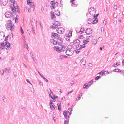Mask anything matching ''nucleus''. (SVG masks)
<instances>
[{"label":"nucleus","mask_w":124,"mask_h":124,"mask_svg":"<svg viewBox=\"0 0 124 124\" xmlns=\"http://www.w3.org/2000/svg\"><path fill=\"white\" fill-rule=\"evenodd\" d=\"M11 23V21L10 20H8L6 27V28L7 30H10L11 31L14 29L13 27L14 26V25L12 24Z\"/></svg>","instance_id":"f257e3e1"},{"label":"nucleus","mask_w":124,"mask_h":124,"mask_svg":"<svg viewBox=\"0 0 124 124\" xmlns=\"http://www.w3.org/2000/svg\"><path fill=\"white\" fill-rule=\"evenodd\" d=\"M54 49L55 48L57 51L60 52L64 51L65 49V47L62 45H60L59 46H54Z\"/></svg>","instance_id":"f03ea898"},{"label":"nucleus","mask_w":124,"mask_h":124,"mask_svg":"<svg viewBox=\"0 0 124 124\" xmlns=\"http://www.w3.org/2000/svg\"><path fill=\"white\" fill-rule=\"evenodd\" d=\"M96 10L93 7H92L90 8L88 10L89 14L92 16L94 15L96 13Z\"/></svg>","instance_id":"7ed1b4c3"},{"label":"nucleus","mask_w":124,"mask_h":124,"mask_svg":"<svg viewBox=\"0 0 124 124\" xmlns=\"http://www.w3.org/2000/svg\"><path fill=\"white\" fill-rule=\"evenodd\" d=\"M13 6L14 7L12 8V11H13V12L15 13H16V9H17L18 8L17 5L16 3H15V1H13Z\"/></svg>","instance_id":"20e7f679"},{"label":"nucleus","mask_w":124,"mask_h":124,"mask_svg":"<svg viewBox=\"0 0 124 124\" xmlns=\"http://www.w3.org/2000/svg\"><path fill=\"white\" fill-rule=\"evenodd\" d=\"M5 17L7 18H9L13 19V15L9 11H7L5 14Z\"/></svg>","instance_id":"39448f33"},{"label":"nucleus","mask_w":124,"mask_h":124,"mask_svg":"<svg viewBox=\"0 0 124 124\" xmlns=\"http://www.w3.org/2000/svg\"><path fill=\"white\" fill-rule=\"evenodd\" d=\"M50 4H51V6H50L51 9H54L55 8V6L56 4V5L57 6H58V3L57 2H55L54 1H52L50 2Z\"/></svg>","instance_id":"423d86ee"},{"label":"nucleus","mask_w":124,"mask_h":124,"mask_svg":"<svg viewBox=\"0 0 124 124\" xmlns=\"http://www.w3.org/2000/svg\"><path fill=\"white\" fill-rule=\"evenodd\" d=\"M93 80H92L88 82L89 83H91V84H89L88 83H87L83 85V88L84 89H87L88 88L93 84Z\"/></svg>","instance_id":"0eeeda50"},{"label":"nucleus","mask_w":124,"mask_h":124,"mask_svg":"<svg viewBox=\"0 0 124 124\" xmlns=\"http://www.w3.org/2000/svg\"><path fill=\"white\" fill-rule=\"evenodd\" d=\"M56 31L57 33H58L62 34L64 32L65 30L62 27L59 28L57 29Z\"/></svg>","instance_id":"6e6552de"},{"label":"nucleus","mask_w":124,"mask_h":124,"mask_svg":"<svg viewBox=\"0 0 124 124\" xmlns=\"http://www.w3.org/2000/svg\"><path fill=\"white\" fill-rule=\"evenodd\" d=\"M60 35L56 33L52 32L51 34V37L53 38H56L57 39L59 38Z\"/></svg>","instance_id":"1a4fd4ad"},{"label":"nucleus","mask_w":124,"mask_h":124,"mask_svg":"<svg viewBox=\"0 0 124 124\" xmlns=\"http://www.w3.org/2000/svg\"><path fill=\"white\" fill-rule=\"evenodd\" d=\"M92 29L90 28L86 29L85 31V33L87 35H89L91 34L92 33Z\"/></svg>","instance_id":"9d476101"},{"label":"nucleus","mask_w":124,"mask_h":124,"mask_svg":"<svg viewBox=\"0 0 124 124\" xmlns=\"http://www.w3.org/2000/svg\"><path fill=\"white\" fill-rule=\"evenodd\" d=\"M8 0H1V5L5 6L8 3Z\"/></svg>","instance_id":"9b49d317"},{"label":"nucleus","mask_w":124,"mask_h":124,"mask_svg":"<svg viewBox=\"0 0 124 124\" xmlns=\"http://www.w3.org/2000/svg\"><path fill=\"white\" fill-rule=\"evenodd\" d=\"M53 25L57 27L60 26L61 25V23L59 22L56 21H55L54 23H53Z\"/></svg>","instance_id":"f8f14e48"},{"label":"nucleus","mask_w":124,"mask_h":124,"mask_svg":"<svg viewBox=\"0 0 124 124\" xmlns=\"http://www.w3.org/2000/svg\"><path fill=\"white\" fill-rule=\"evenodd\" d=\"M10 43L8 42H6L5 43V46L7 47V48H6V50L8 49L10 47Z\"/></svg>","instance_id":"ddd939ff"},{"label":"nucleus","mask_w":124,"mask_h":124,"mask_svg":"<svg viewBox=\"0 0 124 124\" xmlns=\"http://www.w3.org/2000/svg\"><path fill=\"white\" fill-rule=\"evenodd\" d=\"M51 18L52 19L54 20L55 19L56 16L53 12H52L51 14Z\"/></svg>","instance_id":"4468645a"},{"label":"nucleus","mask_w":124,"mask_h":124,"mask_svg":"<svg viewBox=\"0 0 124 124\" xmlns=\"http://www.w3.org/2000/svg\"><path fill=\"white\" fill-rule=\"evenodd\" d=\"M5 35L4 33L3 32H0V40H2L4 38V37Z\"/></svg>","instance_id":"2eb2a0df"},{"label":"nucleus","mask_w":124,"mask_h":124,"mask_svg":"<svg viewBox=\"0 0 124 124\" xmlns=\"http://www.w3.org/2000/svg\"><path fill=\"white\" fill-rule=\"evenodd\" d=\"M27 4L28 5H29L31 8H33L34 6L33 3L31 1H27Z\"/></svg>","instance_id":"dca6fc26"},{"label":"nucleus","mask_w":124,"mask_h":124,"mask_svg":"<svg viewBox=\"0 0 124 124\" xmlns=\"http://www.w3.org/2000/svg\"><path fill=\"white\" fill-rule=\"evenodd\" d=\"M108 72V71H107V72L106 71H102L99 73H98V74L102 75V76H103L104 75L106 74Z\"/></svg>","instance_id":"f3484780"},{"label":"nucleus","mask_w":124,"mask_h":124,"mask_svg":"<svg viewBox=\"0 0 124 124\" xmlns=\"http://www.w3.org/2000/svg\"><path fill=\"white\" fill-rule=\"evenodd\" d=\"M65 38L67 40L70 41V35L69 34L66 35L65 36Z\"/></svg>","instance_id":"a211bd4d"},{"label":"nucleus","mask_w":124,"mask_h":124,"mask_svg":"<svg viewBox=\"0 0 124 124\" xmlns=\"http://www.w3.org/2000/svg\"><path fill=\"white\" fill-rule=\"evenodd\" d=\"M10 69H8L7 68H6L5 69V70H3V73H2V75L5 72H6L7 73H9V70Z\"/></svg>","instance_id":"6ab92c4d"},{"label":"nucleus","mask_w":124,"mask_h":124,"mask_svg":"<svg viewBox=\"0 0 124 124\" xmlns=\"http://www.w3.org/2000/svg\"><path fill=\"white\" fill-rule=\"evenodd\" d=\"M94 20L92 22L93 24L96 23H97L98 21V18H94Z\"/></svg>","instance_id":"aec40b11"},{"label":"nucleus","mask_w":124,"mask_h":124,"mask_svg":"<svg viewBox=\"0 0 124 124\" xmlns=\"http://www.w3.org/2000/svg\"><path fill=\"white\" fill-rule=\"evenodd\" d=\"M67 56H66L61 55L59 57V59L62 60L63 58H67Z\"/></svg>","instance_id":"412c9836"},{"label":"nucleus","mask_w":124,"mask_h":124,"mask_svg":"<svg viewBox=\"0 0 124 124\" xmlns=\"http://www.w3.org/2000/svg\"><path fill=\"white\" fill-rule=\"evenodd\" d=\"M5 45L4 43H2L0 44V48L1 49H3L4 48Z\"/></svg>","instance_id":"4be33fe9"},{"label":"nucleus","mask_w":124,"mask_h":124,"mask_svg":"<svg viewBox=\"0 0 124 124\" xmlns=\"http://www.w3.org/2000/svg\"><path fill=\"white\" fill-rule=\"evenodd\" d=\"M82 94H83L82 93H80V94L78 96V97H77L76 99V100L77 101H78L81 98V97L82 96Z\"/></svg>","instance_id":"5701e85b"},{"label":"nucleus","mask_w":124,"mask_h":124,"mask_svg":"<svg viewBox=\"0 0 124 124\" xmlns=\"http://www.w3.org/2000/svg\"><path fill=\"white\" fill-rule=\"evenodd\" d=\"M84 31V29L83 27H82L80 31L78 32L81 34L83 32V31Z\"/></svg>","instance_id":"b1692460"},{"label":"nucleus","mask_w":124,"mask_h":124,"mask_svg":"<svg viewBox=\"0 0 124 124\" xmlns=\"http://www.w3.org/2000/svg\"><path fill=\"white\" fill-rule=\"evenodd\" d=\"M67 51H69V52H71V48H69H69H68L67 50H66L65 51V53H66V54L68 55V56H70V54H68L67 53ZM71 54H70V55H71Z\"/></svg>","instance_id":"393cba45"},{"label":"nucleus","mask_w":124,"mask_h":124,"mask_svg":"<svg viewBox=\"0 0 124 124\" xmlns=\"http://www.w3.org/2000/svg\"><path fill=\"white\" fill-rule=\"evenodd\" d=\"M80 42L79 40L78 39H76L75 41L73 42V43L74 44L75 43H80Z\"/></svg>","instance_id":"a878e982"},{"label":"nucleus","mask_w":124,"mask_h":124,"mask_svg":"<svg viewBox=\"0 0 124 124\" xmlns=\"http://www.w3.org/2000/svg\"><path fill=\"white\" fill-rule=\"evenodd\" d=\"M79 49H81L82 48H83L85 47V44H84L83 45H79Z\"/></svg>","instance_id":"bb28decb"},{"label":"nucleus","mask_w":124,"mask_h":124,"mask_svg":"<svg viewBox=\"0 0 124 124\" xmlns=\"http://www.w3.org/2000/svg\"><path fill=\"white\" fill-rule=\"evenodd\" d=\"M18 15H16L15 19V22L16 23H17L18 22Z\"/></svg>","instance_id":"cd10ccee"},{"label":"nucleus","mask_w":124,"mask_h":124,"mask_svg":"<svg viewBox=\"0 0 124 124\" xmlns=\"http://www.w3.org/2000/svg\"><path fill=\"white\" fill-rule=\"evenodd\" d=\"M88 21H90V22H88L87 23L88 24H90L92 23V20L91 18H89L88 19Z\"/></svg>","instance_id":"c85d7f7f"},{"label":"nucleus","mask_w":124,"mask_h":124,"mask_svg":"<svg viewBox=\"0 0 124 124\" xmlns=\"http://www.w3.org/2000/svg\"><path fill=\"white\" fill-rule=\"evenodd\" d=\"M55 14L58 16H59L60 15V11L57 10L56 11H55Z\"/></svg>","instance_id":"c756f323"},{"label":"nucleus","mask_w":124,"mask_h":124,"mask_svg":"<svg viewBox=\"0 0 124 124\" xmlns=\"http://www.w3.org/2000/svg\"><path fill=\"white\" fill-rule=\"evenodd\" d=\"M52 42H53V44L54 45H56L57 43H58L57 42V41H55V40H54V39H52Z\"/></svg>","instance_id":"7c9ffc66"},{"label":"nucleus","mask_w":124,"mask_h":124,"mask_svg":"<svg viewBox=\"0 0 124 124\" xmlns=\"http://www.w3.org/2000/svg\"><path fill=\"white\" fill-rule=\"evenodd\" d=\"M83 42L84 44H87L88 42H89V40H83Z\"/></svg>","instance_id":"2f4dec72"},{"label":"nucleus","mask_w":124,"mask_h":124,"mask_svg":"<svg viewBox=\"0 0 124 124\" xmlns=\"http://www.w3.org/2000/svg\"><path fill=\"white\" fill-rule=\"evenodd\" d=\"M50 107L52 110H54L55 109V107L53 105H50Z\"/></svg>","instance_id":"473e14b6"},{"label":"nucleus","mask_w":124,"mask_h":124,"mask_svg":"<svg viewBox=\"0 0 124 124\" xmlns=\"http://www.w3.org/2000/svg\"><path fill=\"white\" fill-rule=\"evenodd\" d=\"M24 47H26V48L27 49L28 48V45L26 43V42H24Z\"/></svg>","instance_id":"72a5a7b5"},{"label":"nucleus","mask_w":124,"mask_h":124,"mask_svg":"<svg viewBox=\"0 0 124 124\" xmlns=\"http://www.w3.org/2000/svg\"><path fill=\"white\" fill-rule=\"evenodd\" d=\"M57 105L58 107V110L59 111L61 110V107H60V106L59 105V104L58 103L57 104Z\"/></svg>","instance_id":"f704fd0d"},{"label":"nucleus","mask_w":124,"mask_h":124,"mask_svg":"<svg viewBox=\"0 0 124 124\" xmlns=\"http://www.w3.org/2000/svg\"><path fill=\"white\" fill-rule=\"evenodd\" d=\"M99 14H97L96 15H93V19H94V18H97V17L98 16Z\"/></svg>","instance_id":"c9c22d12"},{"label":"nucleus","mask_w":124,"mask_h":124,"mask_svg":"<svg viewBox=\"0 0 124 124\" xmlns=\"http://www.w3.org/2000/svg\"><path fill=\"white\" fill-rule=\"evenodd\" d=\"M101 77L100 76H98L96 77L95 78V79L96 80H98Z\"/></svg>","instance_id":"e433bc0d"},{"label":"nucleus","mask_w":124,"mask_h":124,"mask_svg":"<svg viewBox=\"0 0 124 124\" xmlns=\"http://www.w3.org/2000/svg\"><path fill=\"white\" fill-rule=\"evenodd\" d=\"M20 29L21 33L22 34H23L24 33V31L22 29L21 26H20Z\"/></svg>","instance_id":"4c0bfd02"},{"label":"nucleus","mask_w":124,"mask_h":124,"mask_svg":"<svg viewBox=\"0 0 124 124\" xmlns=\"http://www.w3.org/2000/svg\"><path fill=\"white\" fill-rule=\"evenodd\" d=\"M31 25L32 26V27H31L32 28V30L33 31V32H34V33H35V31H34V29L33 27V26L32 25V23H31Z\"/></svg>","instance_id":"58836bf2"},{"label":"nucleus","mask_w":124,"mask_h":124,"mask_svg":"<svg viewBox=\"0 0 124 124\" xmlns=\"http://www.w3.org/2000/svg\"><path fill=\"white\" fill-rule=\"evenodd\" d=\"M33 21L35 23H36L37 22V21H36L35 19H33L31 20V22H32L31 23H32V25L34 24L33 23Z\"/></svg>","instance_id":"ea45409f"},{"label":"nucleus","mask_w":124,"mask_h":124,"mask_svg":"<svg viewBox=\"0 0 124 124\" xmlns=\"http://www.w3.org/2000/svg\"><path fill=\"white\" fill-rule=\"evenodd\" d=\"M33 61L36 63H37V61L36 59L34 57H33L32 58Z\"/></svg>","instance_id":"a19ab883"},{"label":"nucleus","mask_w":124,"mask_h":124,"mask_svg":"<svg viewBox=\"0 0 124 124\" xmlns=\"http://www.w3.org/2000/svg\"><path fill=\"white\" fill-rule=\"evenodd\" d=\"M79 45H76V49L77 50H80V49H79Z\"/></svg>","instance_id":"79ce46f5"},{"label":"nucleus","mask_w":124,"mask_h":124,"mask_svg":"<svg viewBox=\"0 0 124 124\" xmlns=\"http://www.w3.org/2000/svg\"><path fill=\"white\" fill-rule=\"evenodd\" d=\"M63 115L64 116H67V111L65 110L63 111Z\"/></svg>","instance_id":"37998d69"},{"label":"nucleus","mask_w":124,"mask_h":124,"mask_svg":"<svg viewBox=\"0 0 124 124\" xmlns=\"http://www.w3.org/2000/svg\"><path fill=\"white\" fill-rule=\"evenodd\" d=\"M69 121H67L66 120H64V124H68Z\"/></svg>","instance_id":"c03bdc74"},{"label":"nucleus","mask_w":124,"mask_h":124,"mask_svg":"<svg viewBox=\"0 0 124 124\" xmlns=\"http://www.w3.org/2000/svg\"><path fill=\"white\" fill-rule=\"evenodd\" d=\"M42 78L44 79V80L47 82H48V80L46 79L43 76L42 77Z\"/></svg>","instance_id":"a18cd8bd"},{"label":"nucleus","mask_w":124,"mask_h":124,"mask_svg":"<svg viewBox=\"0 0 124 124\" xmlns=\"http://www.w3.org/2000/svg\"><path fill=\"white\" fill-rule=\"evenodd\" d=\"M83 36L82 35L78 36V38L80 39H82L83 38Z\"/></svg>","instance_id":"49530a36"},{"label":"nucleus","mask_w":124,"mask_h":124,"mask_svg":"<svg viewBox=\"0 0 124 124\" xmlns=\"http://www.w3.org/2000/svg\"><path fill=\"white\" fill-rule=\"evenodd\" d=\"M74 0H70L72 2V3L74 5L75 4V2H74Z\"/></svg>","instance_id":"de8ad7c7"},{"label":"nucleus","mask_w":124,"mask_h":124,"mask_svg":"<svg viewBox=\"0 0 124 124\" xmlns=\"http://www.w3.org/2000/svg\"><path fill=\"white\" fill-rule=\"evenodd\" d=\"M97 40L96 39H94L93 41L94 42V44H95L97 43Z\"/></svg>","instance_id":"09e8293b"},{"label":"nucleus","mask_w":124,"mask_h":124,"mask_svg":"<svg viewBox=\"0 0 124 124\" xmlns=\"http://www.w3.org/2000/svg\"><path fill=\"white\" fill-rule=\"evenodd\" d=\"M117 13H114V17L115 18H116L117 16Z\"/></svg>","instance_id":"8fccbe9b"},{"label":"nucleus","mask_w":124,"mask_h":124,"mask_svg":"<svg viewBox=\"0 0 124 124\" xmlns=\"http://www.w3.org/2000/svg\"><path fill=\"white\" fill-rule=\"evenodd\" d=\"M115 72H119V69H115L113 70Z\"/></svg>","instance_id":"3c124183"},{"label":"nucleus","mask_w":124,"mask_h":124,"mask_svg":"<svg viewBox=\"0 0 124 124\" xmlns=\"http://www.w3.org/2000/svg\"><path fill=\"white\" fill-rule=\"evenodd\" d=\"M62 43H63V41H60L59 42H58V43L59 45L60 46V45H62L61 44H62Z\"/></svg>","instance_id":"603ef678"},{"label":"nucleus","mask_w":124,"mask_h":124,"mask_svg":"<svg viewBox=\"0 0 124 124\" xmlns=\"http://www.w3.org/2000/svg\"><path fill=\"white\" fill-rule=\"evenodd\" d=\"M51 27L52 28H53V29H56L57 27H56L55 26H53V25H52L51 26Z\"/></svg>","instance_id":"864d4df0"},{"label":"nucleus","mask_w":124,"mask_h":124,"mask_svg":"<svg viewBox=\"0 0 124 124\" xmlns=\"http://www.w3.org/2000/svg\"><path fill=\"white\" fill-rule=\"evenodd\" d=\"M53 96H54L53 97H54V99H55L56 98H58V96H55L54 95V94H53Z\"/></svg>","instance_id":"5fc2aeb1"},{"label":"nucleus","mask_w":124,"mask_h":124,"mask_svg":"<svg viewBox=\"0 0 124 124\" xmlns=\"http://www.w3.org/2000/svg\"><path fill=\"white\" fill-rule=\"evenodd\" d=\"M62 0H61L60 1V4L59 5V6L61 7V6L62 5Z\"/></svg>","instance_id":"6e6d98bb"},{"label":"nucleus","mask_w":124,"mask_h":124,"mask_svg":"<svg viewBox=\"0 0 124 124\" xmlns=\"http://www.w3.org/2000/svg\"><path fill=\"white\" fill-rule=\"evenodd\" d=\"M72 32L71 31H69V33H68V34H70V36H72Z\"/></svg>","instance_id":"4d7b16f0"},{"label":"nucleus","mask_w":124,"mask_h":124,"mask_svg":"<svg viewBox=\"0 0 124 124\" xmlns=\"http://www.w3.org/2000/svg\"><path fill=\"white\" fill-rule=\"evenodd\" d=\"M72 109L71 108H68V110L70 112L72 111Z\"/></svg>","instance_id":"13d9d810"},{"label":"nucleus","mask_w":124,"mask_h":124,"mask_svg":"<svg viewBox=\"0 0 124 124\" xmlns=\"http://www.w3.org/2000/svg\"><path fill=\"white\" fill-rule=\"evenodd\" d=\"M8 36H7L5 38L4 40L5 41H6L8 40Z\"/></svg>","instance_id":"bf43d9fd"},{"label":"nucleus","mask_w":124,"mask_h":124,"mask_svg":"<svg viewBox=\"0 0 124 124\" xmlns=\"http://www.w3.org/2000/svg\"><path fill=\"white\" fill-rule=\"evenodd\" d=\"M74 82L73 81H72L70 83V84L71 85H73L74 84Z\"/></svg>","instance_id":"052dcab7"},{"label":"nucleus","mask_w":124,"mask_h":124,"mask_svg":"<svg viewBox=\"0 0 124 124\" xmlns=\"http://www.w3.org/2000/svg\"><path fill=\"white\" fill-rule=\"evenodd\" d=\"M39 84L40 85H42L43 86V83L41 82V81H39Z\"/></svg>","instance_id":"680f3d73"},{"label":"nucleus","mask_w":124,"mask_h":124,"mask_svg":"<svg viewBox=\"0 0 124 124\" xmlns=\"http://www.w3.org/2000/svg\"><path fill=\"white\" fill-rule=\"evenodd\" d=\"M52 100H51L50 101V102L49 103V105H52L53 104V103L52 102Z\"/></svg>","instance_id":"e2e57ef3"},{"label":"nucleus","mask_w":124,"mask_h":124,"mask_svg":"<svg viewBox=\"0 0 124 124\" xmlns=\"http://www.w3.org/2000/svg\"><path fill=\"white\" fill-rule=\"evenodd\" d=\"M119 72H124V70H120L119 69Z\"/></svg>","instance_id":"0e129e2a"},{"label":"nucleus","mask_w":124,"mask_h":124,"mask_svg":"<svg viewBox=\"0 0 124 124\" xmlns=\"http://www.w3.org/2000/svg\"><path fill=\"white\" fill-rule=\"evenodd\" d=\"M106 21H105V20L104 21L103 23L104 25H105L106 24Z\"/></svg>","instance_id":"69168bd1"},{"label":"nucleus","mask_w":124,"mask_h":124,"mask_svg":"<svg viewBox=\"0 0 124 124\" xmlns=\"http://www.w3.org/2000/svg\"><path fill=\"white\" fill-rule=\"evenodd\" d=\"M90 37V36H87L86 37V39L87 40H89V38Z\"/></svg>","instance_id":"338daca9"},{"label":"nucleus","mask_w":124,"mask_h":124,"mask_svg":"<svg viewBox=\"0 0 124 124\" xmlns=\"http://www.w3.org/2000/svg\"><path fill=\"white\" fill-rule=\"evenodd\" d=\"M122 64H123L124 65V59H122Z\"/></svg>","instance_id":"774afa93"}]
</instances>
